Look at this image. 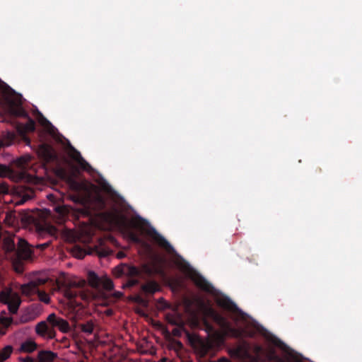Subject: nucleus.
Instances as JSON below:
<instances>
[{
    "mask_svg": "<svg viewBox=\"0 0 362 362\" xmlns=\"http://www.w3.org/2000/svg\"><path fill=\"white\" fill-rule=\"evenodd\" d=\"M104 220L112 226L117 228L121 231L126 233L130 239L139 243V238L132 231V229L141 230L143 223L141 219L135 217H128L120 209H112L103 214Z\"/></svg>",
    "mask_w": 362,
    "mask_h": 362,
    "instance_id": "f257e3e1",
    "label": "nucleus"
},
{
    "mask_svg": "<svg viewBox=\"0 0 362 362\" xmlns=\"http://www.w3.org/2000/svg\"><path fill=\"white\" fill-rule=\"evenodd\" d=\"M204 312L206 316L211 317L221 327V330L215 332L212 336L217 343L223 342L226 337H238L241 335L240 329L231 327L228 320L211 307L206 306Z\"/></svg>",
    "mask_w": 362,
    "mask_h": 362,
    "instance_id": "f03ea898",
    "label": "nucleus"
},
{
    "mask_svg": "<svg viewBox=\"0 0 362 362\" xmlns=\"http://www.w3.org/2000/svg\"><path fill=\"white\" fill-rule=\"evenodd\" d=\"M88 282L90 287L98 291L97 294L92 295L93 298H105V291H110L114 287L113 282L107 276H98L93 271L88 273Z\"/></svg>",
    "mask_w": 362,
    "mask_h": 362,
    "instance_id": "7ed1b4c3",
    "label": "nucleus"
},
{
    "mask_svg": "<svg viewBox=\"0 0 362 362\" xmlns=\"http://www.w3.org/2000/svg\"><path fill=\"white\" fill-rule=\"evenodd\" d=\"M1 301L8 305L11 314H16L21 303V298L16 293L4 292L1 295Z\"/></svg>",
    "mask_w": 362,
    "mask_h": 362,
    "instance_id": "20e7f679",
    "label": "nucleus"
},
{
    "mask_svg": "<svg viewBox=\"0 0 362 362\" xmlns=\"http://www.w3.org/2000/svg\"><path fill=\"white\" fill-rule=\"evenodd\" d=\"M119 272L124 274L127 276H139L141 273L153 274L156 271L148 265H143L141 269H139L134 266L129 265H122L116 269Z\"/></svg>",
    "mask_w": 362,
    "mask_h": 362,
    "instance_id": "39448f33",
    "label": "nucleus"
},
{
    "mask_svg": "<svg viewBox=\"0 0 362 362\" xmlns=\"http://www.w3.org/2000/svg\"><path fill=\"white\" fill-rule=\"evenodd\" d=\"M84 284V281H74L69 284V287L64 291V296L70 300V304L71 305L73 304L72 300L78 296H79L83 300H88L90 299V296L88 294L81 291H76L73 290L74 288L83 287Z\"/></svg>",
    "mask_w": 362,
    "mask_h": 362,
    "instance_id": "423d86ee",
    "label": "nucleus"
},
{
    "mask_svg": "<svg viewBox=\"0 0 362 362\" xmlns=\"http://www.w3.org/2000/svg\"><path fill=\"white\" fill-rule=\"evenodd\" d=\"M45 281H46L42 279H34L27 284L21 285V291L23 295L31 297L32 296L37 294V292H38V286L45 284Z\"/></svg>",
    "mask_w": 362,
    "mask_h": 362,
    "instance_id": "0eeeda50",
    "label": "nucleus"
},
{
    "mask_svg": "<svg viewBox=\"0 0 362 362\" xmlns=\"http://www.w3.org/2000/svg\"><path fill=\"white\" fill-rule=\"evenodd\" d=\"M47 321L52 325L53 329L54 327H57L63 333H67L70 329L68 322L57 316L54 313L49 314L47 317Z\"/></svg>",
    "mask_w": 362,
    "mask_h": 362,
    "instance_id": "6e6552de",
    "label": "nucleus"
},
{
    "mask_svg": "<svg viewBox=\"0 0 362 362\" xmlns=\"http://www.w3.org/2000/svg\"><path fill=\"white\" fill-rule=\"evenodd\" d=\"M16 254L18 259L27 260L31 258L32 251L25 240L18 238V247Z\"/></svg>",
    "mask_w": 362,
    "mask_h": 362,
    "instance_id": "1a4fd4ad",
    "label": "nucleus"
},
{
    "mask_svg": "<svg viewBox=\"0 0 362 362\" xmlns=\"http://www.w3.org/2000/svg\"><path fill=\"white\" fill-rule=\"evenodd\" d=\"M35 331L38 335L43 337L52 339L55 336L53 328L49 327L45 321H42L36 325Z\"/></svg>",
    "mask_w": 362,
    "mask_h": 362,
    "instance_id": "9d476101",
    "label": "nucleus"
},
{
    "mask_svg": "<svg viewBox=\"0 0 362 362\" xmlns=\"http://www.w3.org/2000/svg\"><path fill=\"white\" fill-rule=\"evenodd\" d=\"M37 153L39 156H40L46 161H49L52 160L54 157L53 149L51 146L46 144H42L40 146L37 150Z\"/></svg>",
    "mask_w": 362,
    "mask_h": 362,
    "instance_id": "9b49d317",
    "label": "nucleus"
},
{
    "mask_svg": "<svg viewBox=\"0 0 362 362\" xmlns=\"http://www.w3.org/2000/svg\"><path fill=\"white\" fill-rule=\"evenodd\" d=\"M216 301L218 306L226 310L235 311L237 309L235 304L227 297L218 296Z\"/></svg>",
    "mask_w": 362,
    "mask_h": 362,
    "instance_id": "f8f14e48",
    "label": "nucleus"
},
{
    "mask_svg": "<svg viewBox=\"0 0 362 362\" xmlns=\"http://www.w3.org/2000/svg\"><path fill=\"white\" fill-rule=\"evenodd\" d=\"M152 238L160 247L165 249L166 250L171 251L173 250V247L170 243L163 236L157 232H153Z\"/></svg>",
    "mask_w": 362,
    "mask_h": 362,
    "instance_id": "ddd939ff",
    "label": "nucleus"
},
{
    "mask_svg": "<svg viewBox=\"0 0 362 362\" xmlns=\"http://www.w3.org/2000/svg\"><path fill=\"white\" fill-rule=\"evenodd\" d=\"M57 354L52 351H40L37 354V362H53Z\"/></svg>",
    "mask_w": 362,
    "mask_h": 362,
    "instance_id": "4468645a",
    "label": "nucleus"
},
{
    "mask_svg": "<svg viewBox=\"0 0 362 362\" xmlns=\"http://www.w3.org/2000/svg\"><path fill=\"white\" fill-rule=\"evenodd\" d=\"M55 214L52 215L53 218L59 223L64 222L65 216L69 213V209L66 206H59L54 207Z\"/></svg>",
    "mask_w": 362,
    "mask_h": 362,
    "instance_id": "2eb2a0df",
    "label": "nucleus"
},
{
    "mask_svg": "<svg viewBox=\"0 0 362 362\" xmlns=\"http://www.w3.org/2000/svg\"><path fill=\"white\" fill-rule=\"evenodd\" d=\"M69 156L74 160L81 168L88 170V168H90L88 163L84 160L80 152L78 151L73 149V151L69 153Z\"/></svg>",
    "mask_w": 362,
    "mask_h": 362,
    "instance_id": "dca6fc26",
    "label": "nucleus"
},
{
    "mask_svg": "<svg viewBox=\"0 0 362 362\" xmlns=\"http://www.w3.org/2000/svg\"><path fill=\"white\" fill-rule=\"evenodd\" d=\"M37 348V344L32 339H28L23 342L20 346V351L25 353H31Z\"/></svg>",
    "mask_w": 362,
    "mask_h": 362,
    "instance_id": "f3484780",
    "label": "nucleus"
},
{
    "mask_svg": "<svg viewBox=\"0 0 362 362\" xmlns=\"http://www.w3.org/2000/svg\"><path fill=\"white\" fill-rule=\"evenodd\" d=\"M141 289L145 294H153L159 291V286L156 281H151L142 285Z\"/></svg>",
    "mask_w": 362,
    "mask_h": 362,
    "instance_id": "a211bd4d",
    "label": "nucleus"
},
{
    "mask_svg": "<svg viewBox=\"0 0 362 362\" xmlns=\"http://www.w3.org/2000/svg\"><path fill=\"white\" fill-rule=\"evenodd\" d=\"M3 248L6 252H13L15 250V241L13 238L7 236L4 238Z\"/></svg>",
    "mask_w": 362,
    "mask_h": 362,
    "instance_id": "6ab92c4d",
    "label": "nucleus"
},
{
    "mask_svg": "<svg viewBox=\"0 0 362 362\" xmlns=\"http://www.w3.org/2000/svg\"><path fill=\"white\" fill-rule=\"evenodd\" d=\"M13 318L6 311H1L0 313V325L8 327L11 325Z\"/></svg>",
    "mask_w": 362,
    "mask_h": 362,
    "instance_id": "aec40b11",
    "label": "nucleus"
},
{
    "mask_svg": "<svg viewBox=\"0 0 362 362\" xmlns=\"http://www.w3.org/2000/svg\"><path fill=\"white\" fill-rule=\"evenodd\" d=\"M81 331L86 334H91L93 332L94 324L92 321H88L80 325Z\"/></svg>",
    "mask_w": 362,
    "mask_h": 362,
    "instance_id": "412c9836",
    "label": "nucleus"
},
{
    "mask_svg": "<svg viewBox=\"0 0 362 362\" xmlns=\"http://www.w3.org/2000/svg\"><path fill=\"white\" fill-rule=\"evenodd\" d=\"M13 348L11 346H5L1 351H0V362H4L6 359H7L11 354L12 353Z\"/></svg>",
    "mask_w": 362,
    "mask_h": 362,
    "instance_id": "4be33fe9",
    "label": "nucleus"
},
{
    "mask_svg": "<svg viewBox=\"0 0 362 362\" xmlns=\"http://www.w3.org/2000/svg\"><path fill=\"white\" fill-rule=\"evenodd\" d=\"M195 283L202 290H204L206 291H211V285L208 282H206L204 279L199 277L195 279Z\"/></svg>",
    "mask_w": 362,
    "mask_h": 362,
    "instance_id": "5701e85b",
    "label": "nucleus"
},
{
    "mask_svg": "<svg viewBox=\"0 0 362 362\" xmlns=\"http://www.w3.org/2000/svg\"><path fill=\"white\" fill-rule=\"evenodd\" d=\"M37 294L38 298H39L40 301H42V302H43L45 303H49L50 298L45 291H39L38 290V292H37Z\"/></svg>",
    "mask_w": 362,
    "mask_h": 362,
    "instance_id": "b1692460",
    "label": "nucleus"
},
{
    "mask_svg": "<svg viewBox=\"0 0 362 362\" xmlns=\"http://www.w3.org/2000/svg\"><path fill=\"white\" fill-rule=\"evenodd\" d=\"M211 344L209 341H205L202 343V350L200 351V353L202 355L206 354L209 350L211 349Z\"/></svg>",
    "mask_w": 362,
    "mask_h": 362,
    "instance_id": "393cba45",
    "label": "nucleus"
},
{
    "mask_svg": "<svg viewBox=\"0 0 362 362\" xmlns=\"http://www.w3.org/2000/svg\"><path fill=\"white\" fill-rule=\"evenodd\" d=\"M13 267H14V269L15 271L18 273V274H21L23 273L24 269H23V264L19 262V259H16L13 261Z\"/></svg>",
    "mask_w": 362,
    "mask_h": 362,
    "instance_id": "a878e982",
    "label": "nucleus"
},
{
    "mask_svg": "<svg viewBox=\"0 0 362 362\" xmlns=\"http://www.w3.org/2000/svg\"><path fill=\"white\" fill-rule=\"evenodd\" d=\"M70 187L74 190H80L83 188V185L74 180H70Z\"/></svg>",
    "mask_w": 362,
    "mask_h": 362,
    "instance_id": "bb28decb",
    "label": "nucleus"
},
{
    "mask_svg": "<svg viewBox=\"0 0 362 362\" xmlns=\"http://www.w3.org/2000/svg\"><path fill=\"white\" fill-rule=\"evenodd\" d=\"M10 170L8 167L0 165V177H6L9 175Z\"/></svg>",
    "mask_w": 362,
    "mask_h": 362,
    "instance_id": "cd10ccee",
    "label": "nucleus"
},
{
    "mask_svg": "<svg viewBox=\"0 0 362 362\" xmlns=\"http://www.w3.org/2000/svg\"><path fill=\"white\" fill-rule=\"evenodd\" d=\"M46 230L52 235H54L57 233V229L54 226L50 225L45 226Z\"/></svg>",
    "mask_w": 362,
    "mask_h": 362,
    "instance_id": "c85d7f7f",
    "label": "nucleus"
},
{
    "mask_svg": "<svg viewBox=\"0 0 362 362\" xmlns=\"http://www.w3.org/2000/svg\"><path fill=\"white\" fill-rule=\"evenodd\" d=\"M8 192V185L6 183L0 184V194H7Z\"/></svg>",
    "mask_w": 362,
    "mask_h": 362,
    "instance_id": "c756f323",
    "label": "nucleus"
},
{
    "mask_svg": "<svg viewBox=\"0 0 362 362\" xmlns=\"http://www.w3.org/2000/svg\"><path fill=\"white\" fill-rule=\"evenodd\" d=\"M138 280L131 279L128 281L124 285H123V288L125 287H131L138 284Z\"/></svg>",
    "mask_w": 362,
    "mask_h": 362,
    "instance_id": "7c9ffc66",
    "label": "nucleus"
},
{
    "mask_svg": "<svg viewBox=\"0 0 362 362\" xmlns=\"http://www.w3.org/2000/svg\"><path fill=\"white\" fill-rule=\"evenodd\" d=\"M21 362H34V360L33 358L30 357V356H27L24 358H21Z\"/></svg>",
    "mask_w": 362,
    "mask_h": 362,
    "instance_id": "2f4dec72",
    "label": "nucleus"
},
{
    "mask_svg": "<svg viewBox=\"0 0 362 362\" xmlns=\"http://www.w3.org/2000/svg\"><path fill=\"white\" fill-rule=\"evenodd\" d=\"M122 295H123V293L120 291H117L113 293L114 297L117 298L122 297Z\"/></svg>",
    "mask_w": 362,
    "mask_h": 362,
    "instance_id": "473e14b6",
    "label": "nucleus"
},
{
    "mask_svg": "<svg viewBox=\"0 0 362 362\" xmlns=\"http://www.w3.org/2000/svg\"><path fill=\"white\" fill-rule=\"evenodd\" d=\"M27 129L33 131L34 130V123L31 122L27 127Z\"/></svg>",
    "mask_w": 362,
    "mask_h": 362,
    "instance_id": "72a5a7b5",
    "label": "nucleus"
},
{
    "mask_svg": "<svg viewBox=\"0 0 362 362\" xmlns=\"http://www.w3.org/2000/svg\"><path fill=\"white\" fill-rule=\"evenodd\" d=\"M48 245H49V243H44V244H41V245H37V247L44 249V248H45L46 247H47Z\"/></svg>",
    "mask_w": 362,
    "mask_h": 362,
    "instance_id": "f704fd0d",
    "label": "nucleus"
},
{
    "mask_svg": "<svg viewBox=\"0 0 362 362\" xmlns=\"http://www.w3.org/2000/svg\"><path fill=\"white\" fill-rule=\"evenodd\" d=\"M76 256L78 257V258H83V256H84V254L82 252H79V254L78 255H76Z\"/></svg>",
    "mask_w": 362,
    "mask_h": 362,
    "instance_id": "c9c22d12",
    "label": "nucleus"
},
{
    "mask_svg": "<svg viewBox=\"0 0 362 362\" xmlns=\"http://www.w3.org/2000/svg\"><path fill=\"white\" fill-rule=\"evenodd\" d=\"M217 362H230L228 359L223 358L218 360Z\"/></svg>",
    "mask_w": 362,
    "mask_h": 362,
    "instance_id": "e433bc0d",
    "label": "nucleus"
},
{
    "mask_svg": "<svg viewBox=\"0 0 362 362\" xmlns=\"http://www.w3.org/2000/svg\"><path fill=\"white\" fill-rule=\"evenodd\" d=\"M5 145H8V144H6L4 141L0 140V147L2 146H5Z\"/></svg>",
    "mask_w": 362,
    "mask_h": 362,
    "instance_id": "4c0bfd02",
    "label": "nucleus"
},
{
    "mask_svg": "<svg viewBox=\"0 0 362 362\" xmlns=\"http://www.w3.org/2000/svg\"><path fill=\"white\" fill-rule=\"evenodd\" d=\"M45 213H46V215L49 216L50 215L51 212L49 210H47V209H45Z\"/></svg>",
    "mask_w": 362,
    "mask_h": 362,
    "instance_id": "58836bf2",
    "label": "nucleus"
},
{
    "mask_svg": "<svg viewBox=\"0 0 362 362\" xmlns=\"http://www.w3.org/2000/svg\"><path fill=\"white\" fill-rule=\"evenodd\" d=\"M274 362H284V361L281 359L278 358Z\"/></svg>",
    "mask_w": 362,
    "mask_h": 362,
    "instance_id": "ea45409f",
    "label": "nucleus"
},
{
    "mask_svg": "<svg viewBox=\"0 0 362 362\" xmlns=\"http://www.w3.org/2000/svg\"><path fill=\"white\" fill-rule=\"evenodd\" d=\"M172 323H174V324H176L177 322L176 321H171Z\"/></svg>",
    "mask_w": 362,
    "mask_h": 362,
    "instance_id": "a19ab883",
    "label": "nucleus"
}]
</instances>
